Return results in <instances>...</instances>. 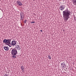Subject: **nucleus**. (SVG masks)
I'll return each mask as SVG.
<instances>
[{
    "label": "nucleus",
    "instance_id": "nucleus-19",
    "mask_svg": "<svg viewBox=\"0 0 76 76\" xmlns=\"http://www.w3.org/2000/svg\"><path fill=\"white\" fill-rule=\"evenodd\" d=\"M23 70V72H25V71H23V70Z\"/></svg>",
    "mask_w": 76,
    "mask_h": 76
},
{
    "label": "nucleus",
    "instance_id": "nucleus-6",
    "mask_svg": "<svg viewBox=\"0 0 76 76\" xmlns=\"http://www.w3.org/2000/svg\"><path fill=\"white\" fill-rule=\"evenodd\" d=\"M61 66L62 68H64V67L66 66V64L64 62H63L61 64Z\"/></svg>",
    "mask_w": 76,
    "mask_h": 76
},
{
    "label": "nucleus",
    "instance_id": "nucleus-16",
    "mask_svg": "<svg viewBox=\"0 0 76 76\" xmlns=\"http://www.w3.org/2000/svg\"><path fill=\"white\" fill-rule=\"evenodd\" d=\"M4 76H9V75H7L6 74H5L4 75Z\"/></svg>",
    "mask_w": 76,
    "mask_h": 76
},
{
    "label": "nucleus",
    "instance_id": "nucleus-17",
    "mask_svg": "<svg viewBox=\"0 0 76 76\" xmlns=\"http://www.w3.org/2000/svg\"><path fill=\"white\" fill-rule=\"evenodd\" d=\"M26 20H24V23H26Z\"/></svg>",
    "mask_w": 76,
    "mask_h": 76
},
{
    "label": "nucleus",
    "instance_id": "nucleus-18",
    "mask_svg": "<svg viewBox=\"0 0 76 76\" xmlns=\"http://www.w3.org/2000/svg\"><path fill=\"white\" fill-rule=\"evenodd\" d=\"M40 32H42V30H41Z\"/></svg>",
    "mask_w": 76,
    "mask_h": 76
},
{
    "label": "nucleus",
    "instance_id": "nucleus-7",
    "mask_svg": "<svg viewBox=\"0 0 76 76\" xmlns=\"http://www.w3.org/2000/svg\"><path fill=\"white\" fill-rule=\"evenodd\" d=\"M17 4L18 5V6H21L22 5V3L20 1H17Z\"/></svg>",
    "mask_w": 76,
    "mask_h": 76
},
{
    "label": "nucleus",
    "instance_id": "nucleus-9",
    "mask_svg": "<svg viewBox=\"0 0 76 76\" xmlns=\"http://www.w3.org/2000/svg\"><path fill=\"white\" fill-rule=\"evenodd\" d=\"M21 18H20V20H23V18H24V17L23 16V15H22V14H20Z\"/></svg>",
    "mask_w": 76,
    "mask_h": 76
},
{
    "label": "nucleus",
    "instance_id": "nucleus-5",
    "mask_svg": "<svg viewBox=\"0 0 76 76\" xmlns=\"http://www.w3.org/2000/svg\"><path fill=\"white\" fill-rule=\"evenodd\" d=\"M17 44L16 42L15 41V40H13L11 42V45H15L16 44Z\"/></svg>",
    "mask_w": 76,
    "mask_h": 76
},
{
    "label": "nucleus",
    "instance_id": "nucleus-3",
    "mask_svg": "<svg viewBox=\"0 0 76 76\" xmlns=\"http://www.w3.org/2000/svg\"><path fill=\"white\" fill-rule=\"evenodd\" d=\"M11 39H4L3 41V42L4 43H5L6 45H9V44H11Z\"/></svg>",
    "mask_w": 76,
    "mask_h": 76
},
{
    "label": "nucleus",
    "instance_id": "nucleus-4",
    "mask_svg": "<svg viewBox=\"0 0 76 76\" xmlns=\"http://www.w3.org/2000/svg\"><path fill=\"white\" fill-rule=\"evenodd\" d=\"M64 8H65V5H62L60 6L59 9L61 10H64Z\"/></svg>",
    "mask_w": 76,
    "mask_h": 76
},
{
    "label": "nucleus",
    "instance_id": "nucleus-14",
    "mask_svg": "<svg viewBox=\"0 0 76 76\" xmlns=\"http://www.w3.org/2000/svg\"><path fill=\"white\" fill-rule=\"evenodd\" d=\"M7 45H8V46H9L10 47H12V45L11 44Z\"/></svg>",
    "mask_w": 76,
    "mask_h": 76
},
{
    "label": "nucleus",
    "instance_id": "nucleus-11",
    "mask_svg": "<svg viewBox=\"0 0 76 76\" xmlns=\"http://www.w3.org/2000/svg\"><path fill=\"white\" fill-rule=\"evenodd\" d=\"M18 50H20V46H19V45H18Z\"/></svg>",
    "mask_w": 76,
    "mask_h": 76
},
{
    "label": "nucleus",
    "instance_id": "nucleus-12",
    "mask_svg": "<svg viewBox=\"0 0 76 76\" xmlns=\"http://www.w3.org/2000/svg\"><path fill=\"white\" fill-rule=\"evenodd\" d=\"M21 69H22V70H24V67L23 66H22L21 67Z\"/></svg>",
    "mask_w": 76,
    "mask_h": 76
},
{
    "label": "nucleus",
    "instance_id": "nucleus-20",
    "mask_svg": "<svg viewBox=\"0 0 76 76\" xmlns=\"http://www.w3.org/2000/svg\"><path fill=\"white\" fill-rule=\"evenodd\" d=\"M33 0V1H35V0Z\"/></svg>",
    "mask_w": 76,
    "mask_h": 76
},
{
    "label": "nucleus",
    "instance_id": "nucleus-8",
    "mask_svg": "<svg viewBox=\"0 0 76 76\" xmlns=\"http://www.w3.org/2000/svg\"><path fill=\"white\" fill-rule=\"evenodd\" d=\"M3 48L5 50H6V51H8V50H9V47L7 46L6 47H4Z\"/></svg>",
    "mask_w": 76,
    "mask_h": 76
},
{
    "label": "nucleus",
    "instance_id": "nucleus-1",
    "mask_svg": "<svg viewBox=\"0 0 76 76\" xmlns=\"http://www.w3.org/2000/svg\"><path fill=\"white\" fill-rule=\"evenodd\" d=\"M63 15L64 16V20L67 21L69 18V16L70 15V12L68 10V9L63 11Z\"/></svg>",
    "mask_w": 76,
    "mask_h": 76
},
{
    "label": "nucleus",
    "instance_id": "nucleus-13",
    "mask_svg": "<svg viewBox=\"0 0 76 76\" xmlns=\"http://www.w3.org/2000/svg\"><path fill=\"white\" fill-rule=\"evenodd\" d=\"M48 58L49 59H50V60L51 59V56H50V55H48Z\"/></svg>",
    "mask_w": 76,
    "mask_h": 76
},
{
    "label": "nucleus",
    "instance_id": "nucleus-10",
    "mask_svg": "<svg viewBox=\"0 0 76 76\" xmlns=\"http://www.w3.org/2000/svg\"><path fill=\"white\" fill-rule=\"evenodd\" d=\"M74 5H76V0H72Z\"/></svg>",
    "mask_w": 76,
    "mask_h": 76
},
{
    "label": "nucleus",
    "instance_id": "nucleus-15",
    "mask_svg": "<svg viewBox=\"0 0 76 76\" xmlns=\"http://www.w3.org/2000/svg\"><path fill=\"white\" fill-rule=\"evenodd\" d=\"M31 23H35V21H32L30 22Z\"/></svg>",
    "mask_w": 76,
    "mask_h": 76
},
{
    "label": "nucleus",
    "instance_id": "nucleus-2",
    "mask_svg": "<svg viewBox=\"0 0 76 76\" xmlns=\"http://www.w3.org/2000/svg\"><path fill=\"white\" fill-rule=\"evenodd\" d=\"M11 54L12 55V57H13L14 58H16V55L17 54V53H18V51L16 48H13L12 50H11Z\"/></svg>",
    "mask_w": 76,
    "mask_h": 76
}]
</instances>
